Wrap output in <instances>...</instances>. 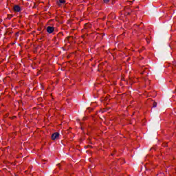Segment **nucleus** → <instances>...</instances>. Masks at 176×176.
I'll use <instances>...</instances> for the list:
<instances>
[{
    "label": "nucleus",
    "mask_w": 176,
    "mask_h": 176,
    "mask_svg": "<svg viewBox=\"0 0 176 176\" xmlns=\"http://www.w3.org/2000/svg\"><path fill=\"white\" fill-rule=\"evenodd\" d=\"M54 27L48 26L47 28V32H48V34H52V32H54Z\"/></svg>",
    "instance_id": "2"
},
{
    "label": "nucleus",
    "mask_w": 176,
    "mask_h": 176,
    "mask_svg": "<svg viewBox=\"0 0 176 176\" xmlns=\"http://www.w3.org/2000/svg\"><path fill=\"white\" fill-rule=\"evenodd\" d=\"M58 167H60V164H58Z\"/></svg>",
    "instance_id": "10"
},
{
    "label": "nucleus",
    "mask_w": 176,
    "mask_h": 176,
    "mask_svg": "<svg viewBox=\"0 0 176 176\" xmlns=\"http://www.w3.org/2000/svg\"><path fill=\"white\" fill-rule=\"evenodd\" d=\"M12 17H13L12 15H8V20H10V19H12Z\"/></svg>",
    "instance_id": "6"
},
{
    "label": "nucleus",
    "mask_w": 176,
    "mask_h": 176,
    "mask_svg": "<svg viewBox=\"0 0 176 176\" xmlns=\"http://www.w3.org/2000/svg\"><path fill=\"white\" fill-rule=\"evenodd\" d=\"M14 12H20V10H21V9L20 8V6H14Z\"/></svg>",
    "instance_id": "3"
},
{
    "label": "nucleus",
    "mask_w": 176,
    "mask_h": 176,
    "mask_svg": "<svg viewBox=\"0 0 176 176\" xmlns=\"http://www.w3.org/2000/svg\"><path fill=\"white\" fill-rule=\"evenodd\" d=\"M130 2H131V1H126V4H127V3H130Z\"/></svg>",
    "instance_id": "8"
},
{
    "label": "nucleus",
    "mask_w": 176,
    "mask_h": 176,
    "mask_svg": "<svg viewBox=\"0 0 176 176\" xmlns=\"http://www.w3.org/2000/svg\"><path fill=\"white\" fill-rule=\"evenodd\" d=\"M60 137V133L56 132V133H54L52 135V140L53 141H55V140H58V138Z\"/></svg>",
    "instance_id": "1"
},
{
    "label": "nucleus",
    "mask_w": 176,
    "mask_h": 176,
    "mask_svg": "<svg viewBox=\"0 0 176 176\" xmlns=\"http://www.w3.org/2000/svg\"><path fill=\"white\" fill-rule=\"evenodd\" d=\"M147 43H149V41H147Z\"/></svg>",
    "instance_id": "11"
},
{
    "label": "nucleus",
    "mask_w": 176,
    "mask_h": 176,
    "mask_svg": "<svg viewBox=\"0 0 176 176\" xmlns=\"http://www.w3.org/2000/svg\"><path fill=\"white\" fill-rule=\"evenodd\" d=\"M61 3H65V0H58L57 1L58 6H61Z\"/></svg>",
    "instance_id": "4"
},
{
    "label": "nucleus",
    "mask_w": 176,
    "mask_h": 176,
    "mask_svg": "<svg viewBox=\"0 0 176 176\" xmlns=\"http://www.w3.org/2000/svg\"><path fill=\"white\" fill-rule=\"evenodd\" d=\"M125 9H129V8H127V7H125Z\"/></svg>",
    "instance_id": "9"
},
{
    "label": "nucleus",
    "mask_w": 176,
    "mask_h": 176,
    "mask_svg": "<svg viewBox=\"0 0 176 176\" xmlns=\"http://www.w3.org/2000/svg\"><path fill=\"white\" fill-rule=\"evenodd\" d=\"M104 3H108L109 2V0H104Z\"/></svg>",
    "instance_id": "7"
},
{
    "label": "nucleus",
    "mask_w": 176,
    "mask_h": 176,
    "mask_svg": "<svg viewBox=\"0 0 176 176\" xmlns=\"http://www.w3.org/2000/svg\"><path fill=\"white\" fill-rule=\"evenodd\" d=\"M111 156H113V154H111Z\"/></svg>",
    "instance_id": "13"
},
{
    "label": "nucleus",
    "mask_w": 176,
    "mask_h": 176,
    "mask_svg": "<svg viewBox=\"0 0 176 176\" xmlns=\"http://www.w3.org/2000/svg\"><path fill=\"white\" fill-rule=\"evenodd\" d=\"M156 107H157V102H153V108H156Z\"/></svg>",
    "instance_id": "5"
},
{
    "label": "nucleus",
    "mask_w": 176,
    "mask_h": 176,
    "mask_svg": "<svg viewBox=\"0 0 176 176\" xmlns=\"http://www.w3.org/2000/svg\"><path fill=\"white\" fill-rule=\"evenodd\" d=\"M128 14H130V12H128Z\"/></svg>",
    "instance_id": "12"
}]
</instances>
